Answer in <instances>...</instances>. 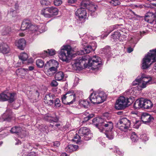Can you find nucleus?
Returning a JSON list of instances; mask_svg holds the SVG:
<instances>
[{
  "label": "nucleus",
  "instance_id": "13d9d810",
  "mask_svg": "<svg viewBox=\"0 0 156 156\" xmlns=\"http://www.w3.org/2000/svg\"><path fill=\"white\" fill-rule=\"evenodd\" d=\"M51 85L52 87H56L58 85V83L56 80H53L51 82Z\"/></svg>",
  "mask_w": 156,
  "mask_h": 156
},
{
  "label": "nucleus",
  "instance_id": "f8f14e48",
  "mask_svg": "<svg viewBox=\"0 0 156 156\" xmlns=\"http://www.w3.org/2000/svg\"><path fill=\"white\" fill-rule=\"evenodd\" d=\"M76 16L78 17L80 20L84 19L86 18L87 12L86 10L82 8L77 9L75 12Z\"/></svg>",
  "mask_w": 156,
  "mask_h": 156
},
{
  "label": "nucleus",
  "instance_id": "9b49d317",
  "mask_svg": "<svg viewBox=\"0 0 156 156\" xmlns=\"http://www.w3.org/2000/svg\"><path fill=\"white\" fill-rule=\"evenodd\" d=\"M113 124L111 121H107L104 120L100 130L101 132L105 129L108 131L111 132L113 129Z\"/></svg>",
  "mask_w": 156,
  "mask_h": 156
},
{
  "label": "nucleus",
  "instance_id": "2f4dec72",
  "mask_svg": "<svg viewBox=\"0 0 156 156\" xmlns=\"http://www.w3.org/2000/svg\"><path fill=\"white\" fill-rule=\"evenodd\" d=\"M79 104L82 107L87 108L89 105V102L87 100H81L79 101Z\"/></svg>",
  "mask_w": 156,
  "mask_h": 156
},
{
  "label": "nucleus",
  "instance_id": "7c9ffc66",
  "mask_svg": "<svg viewBox=\"0 0 156 156\" xmlns=\"http://www.w3.org/2000/svg\"><path fill=\"white\" fill-rule=\"evenodd\" d=\"M41 14L46 18H50L49 7L43 9L41 11Z\"/></svg>",
  "mask_w": 156,
  "mask_h": 156
},
{
  "label": "nucleus",
  "instance_id": "f3484780",
  "mask_svg": "<svg viewBox=\"0 0 156 156\" xmlns=\"http://www.w3.org/2000/svg\"><path fill=\"white\" fill-rule=\"evenodd\" d=\"M155 19V14L151 12H147L144 17L145 20L150 23H152Z\"/></svg>",
  "mask_w": 156,
  "mask_h": 156
},
{
  "label": "nucleus",
  "instance_id": "8fccbe9b",
  "mask_svg": "<svg viewBox=\"0 0 156 156\" xmlns=\"http://www.w3.org/2000/svg\"><path fill=\"white\" fill-rule=\"evenodd\" d=\"M28 69H24L21 68L18 69L17 71H18L19 72L22 73L26 74L27 73Z\"/></svg>",
  "mask_w": 156,
  "mask_h": 156
},
{
  "label": "nucleus",
  "instance_id": "37998d69",
  "mask_svg": "<svg viewBox=\"0 0 156 156\" xmlns=\"http://www.w3.org/2000/svg\"><path fill=\"white\" fill-rule=\"evenodd\" d=\"M80 136L79 134H76L73 137V139L72 140L77 143L79 142L80 140Z\"/></svg>",
  "mask_w": 156,
  "mask_h": 156
},
{
  "label": "nucleus",
  "instance_id": "a19ab883",
  "mask_svg": "<svg viewBox=\"0 0 156 156\" xmlns=\"http://www.w3.org/2000/svg\"><path fill=\"white\" fill-rule=\"evenodd\" d=\"M130 138L133 142H135L136 141L138 140V137L135 132H133L131 134Z\"/></svg>",
  "mask_w": 156,
  "mask_h": 156
},
{
  "label": "nucleus",
  "instance_id": "a18cd8bd",
  "mask_svg": "<svg viewBox=\"0 0 156 156\" xmlns=\"http://www.w3.org/2000/svg\"><path fill=\"white\" fill-rule=\"evenodd\" d=\"M51 67L58 68V62L55 60H51Z\"/></svg>",
  "mask_w": 156,
  "mask_h": 156
},
{
  "label": "nucleus",
  "instance_id": "4468645a",
  "mask_svg": "<svg viewBox=\"0 0 156 156\" xmlns=\"http://www.w3.org/2000/svg\"><path fill=\"white\" fill-rule=\"evenodd\" d=\"M141 119L144 123L147 124L151 121H152L154 119V118L150 114L146 113H144L141 116Z\"/></svg>",
  "mask_w": 156,
  "mask_h": 156
},
{
  "label": "nucleus",
  "instance_id": "cd10ccee",
  "mask_svg": "<svg viewBox=\"0 0 156 156\" xmlns=\"http://www.w3.org/2000/svg\"><path fill=\"white\" fill-rule=\"evenodd\" d=\"M45 119L49 121L51 123L53 122L57 123L58 121V118L56 116H52L49 115H47L45 117Z\"/></svg>",
  "mask_w": 156,
  "mask_h": 156
},
{
  "label": "nucleus",
  "instance_id": "864d4df0",
  "mask_svg": "<svg viewBox=\"0 0 156 156\" xmlns=\"http://www.w3.org/2000/svg\"><path fill=\"white\" fill-rule=\"evenodd\" d=\"M148 84H149L148 83H146V82H141L140 81V84H139L140 85V87L142 88H145L146 87L147 85H148Z\"/></svg>",
  "mask_w": 156,
  "mask_h": 156
},
{
  "label": "nucleus",
  "instance_id": "79ce46f5",
  "mask_svg": "<svg viewBox=\"0 0 156 156\" xmlns=\"http://www.w3.org/2000/svg\"><path fill=\"white\" fill-rule=\"evenodd\" d=\"M105 135L107 138L109 140H112L114 136L112 134V131L111 132L108 131V133H105Z\"/></svg>",
  "mask_w": 156,
  "mask_h": 156
},
{
  "label": "nucleus",
  "instance_id": "338daca9",
  "mask_svg": "<svg viewBox=\"0 0 156 156\" xmlns=\"http://www.w3.org/2000/svg\"><path fill=\"white\" fill-rule=\"evenodd\" d=\"M133 50V49L131 47H129L128 48L127 51L128 53H130L132 52Z\"/></svg>",
  "mask_w": 156,
  "mask_h": 156
},
{
  "label": "nucleus",
  "instance_id": "c85d7f7f",
  "mask_svg": "<svg viewBox=\"0 0 156 156\" xmlns=\"http://www.w3.org/2000/svg\"><path fill=\"white\" fill-rule=\"evenodd\" d=\"M11 28L9 26L2 27L1 32L2 34L5 35L9 34L11 32Z\"/></svg>",
  "mask_w": 156,
  "mask_h": 156
},
{
  "label": "nucleus",
  "instance_id": "aec40b11",
  "mask_svg": "<svg viewBox=\"0 0 156 156\" xmlns=\"http://www.w3.org/2000/svg\"><path fill=\"white\" fill-rule=\"evenodd\" d=\"M30 93L31 94L30 95L29 94V98L31 99V101L33 102L37 101V99H38V96L39 95V93L38 92V90H36L33 92V93Z\"/></svg>",
  "mask_w": 156,
  "mask_h": 156
},
{
  "label": "nucleus",
  "instance_id": "1a4fd4ad",
  "mask_svg": "<svg viewBox=\"0 0 156 156\" xmlns=\"http://www.w3.org/2000/svg\"><path fill=\"white\" fill-rule=\"evenodd\" d=\"M78 133L86 140H88L92 137V134L90 133V129L87 127L81 128L78 130Z\"/></svg>",
  "mask_w": 156,
  "mask_h": 156
},
{
  "label": "nucleus",
  "instance_id": "473e14b6",
  "mask_svg": "<svg viewBox=\"0 0 156 156\" xmlns=\"http://www.w3.org/2000/svg\"><path fill=\"white\" fill-rule=\"evenodd\" d=\"M91 2L89 1H83L81 3V7L80 8H84L85 9V8H87L88 9L90 7Z\"/></svg>",
  "mask_w": 156,
  "mask_h": 156
},
{
  "label": "nucleus",
  "instance_id": "39448f33",
  "mask_svg": "<svg viewBox=\"0 0 156 156\" xmlns=\"http://www.w3.org/2000/svg\"><path fill=\"white\" fill-rule=\"evenodd\" d=\"M155 52L153 51V50H150L147 55H146L143 58L142 67L143 69H146L151 65L152 63L155 61H156V57L154 53Z\"/></svg>",
  "mask_w": 156,
  "mask_h": 156
},
{
  "label": "nucleus",
  "instance_id": "e2e57ef3",
  "mask_svg": "<svg viewBox=\"0 0 156 156\" xmlns=\"http://www.w3.org/2000/svg\"><path fill=\"white\" fill-rule=\"evenodd\" d=\"M53 145L55 147H58L60 145V143L58 141H56L54 143Z\"/></svg>",
  "mask_w": 156,
  "mask_h": 156
},
{
  "label": "nucleus",
  "instance_id": "774afa93",
  "mask_svg": "<svg viewBox=\"0 0 156 156\" xmlns=\"http://www.w3.org/2000/svg\"><path fill=\"white\" fill-rule=\"evenodd\" d=\"M94 116V115L93 114H90L89 115L87 116L88 118H89V120L91 119V118H93Z\"/></svg>",
  "mask_w": 156,
  "mask_h": 156
},
{
  "label": "nucleus",
  "instance_id": "423d86ee",
  "mask_svg": "<svg viewBox=\"0 0 156 156\" xmlns=\"http://www.w3.org/2000/svg\"><path fill=\"white\" fill-rule=\"evenodd\" d=\"M72 48L70 45H66L62 47L58 53L60 59L64 62H68L69 58L71 56Z\"/></svg>",
  "mask_w": 156,
  "mask_h": 156
},
{
  "label": "nucleus",
  "instance_id": "ea45409f",
  "mask_svg": "<svg viewBox=\"0 0 156 156\" xmlns=\"http://www.w3.org/2000/svg\"><path fill=\"white\" fill-rule=\"evenodd\" d=\"M28 147L27 148H25L26 150H23V151H26V152L24 153V154H25V155H27V156H35L36 154L34 152H28L27 149H28Z\"/></svg>",
  "mask_w": 156,
  "mask_h": 156
},
{
  "label": "nucleus",
  "instance_id": "c9c22d12",
  "mask_svg": "<svg viewBox=\"0 0 156 156\" xmlns=\"http://www.w3.org/2000/svg\"><path fill=\"white\" fill-rule=\"evenodd\" d=\"M120 34L119 32L115 31L112 35L111 37V39L115 41V39H118L119 37Z\"/></svg>",
  "mask_w": 156,
  "mask_h": 156
},
{
  "label": "nucleus",
  "instance_id": "69168bd1",
  "mask_svg": "<svg viewBox=\"0 0 156 156\" xmlns=\"http://www.w3.org/2000/svg\"><path fill=\"white\" fill-rule=\"evenodd\" d=\"M76 0H68V3L70 4H73L76 3Z\"/></svg>",
  "mask_w": 156,
  "mask_h": 156
},
{
  "label": "nucleus",
  "instance_id": "dca6fc26",
  "mask_svg": "<svg viewBox=\"0 0 156 156\" xmlns=\"http://www.w3.org/2000/svg\"><path fill=\"white\" fill-rule=\"evenodd\" d=\"M12 113L11 110L7 109L5 112L3 114L2 117L3 121L10 122L12 119Z\"/></svg>",
  "mask_w": 156,
  "mask_h": 156
},
{
  "label": "nucleus",
  "instance_id": "f257e3e1",
  "mask_svg": "<svg viewBox=\"0 0 156 156\" xmlns=\"http://www.w3.org/2000/svg\"><path fill=\"white\" fill-rule=\"evenodd\" d=\"M101 59L98 56H94L89 57V55H86L83 57H80L76 59L73 65L76 70H81L83 68V66L87 68L92 67L93 69H98L102 66Z\"/></svg>",
  "mask_w": 156,
  "mask_h": 156
},
{
  "label": "nucleus",
  "instance_id": "393cba45",
  "mask_svg": "<svg viewBox=\"0 0 156 156\" xmlns=\"http://www.w3.org/2000/svg\"><path fill=\"white\" fill-rule=\"evenodd\" d=\"M48 7L50 18L58 14V10L57 8L54 6Z\"/></svg>",
  "mask_w": 156,
  "mask_h": 156
},
{
  "label": "nucleus",
  "instance_id": "0e129e2a",
  "mask_svg": "<svg viewBox=\"0 0 156 156\" xmlns=\"http://www.w3.org/2000/svg\"><path fill=\"white\" fill-rule=\"evenodd\" d=\"M119 25H115L112 26H111V28L114 29V30L118 28L119 27Z\"/></svg>",
  "mask_w": 156,
  "mask_h": 156
},
{
  "label": "nucleus",
  "instance_id": "bb28decb",
  "mask_svg": "<svg viewBox=\"0 0 156 156\" xmlns=\"http://www.w3.org/2000/svg\"><path fill=\"white\" fill-rule=\"evenodd\" d=\"M10 131L12 133H15L18 135H20L22 132H23V131L22 129V128L20 127L15 126L11 128Z\"/></svg>",
  "mask_w": 156,
  "mask_h": 156
},
{
  "label": "nucleus",
  "instance_id": "a211bd4d",
  "mask_svg": "<svg viewBox=\"0 0 156 156\" xmlns=\"http://www.w3.org/2000/svg\"><path fill=\"white\" fill-rule=\"evenodd\" d=\"M30 27H34L33 25L31 24L30 22L28 20H25L23 22L20 29L21 30H24L27 29H29Z\"/></svg>",
  "mask_w": 156,
  "mask_h": 156
},
{
  "label": "nucleus",
  "instance_id": "6e6d98bb",
  "mask_svg": "<svg viewBox=\"0 0 156 156\" xmlns=\"http://www.w3.org/2000/svg\"><path fill=\"white\" fill-rule=\"evenodd\" d=\"M114 30V29L111 28V26H110L107 31L106 34V35H105L104 36L106 37L111 32H112Z\"/></svg>",
  "mask_w": 156,
  "mask_h": 156
},
{
  "label": "nucleus",
  "instance_id": "4be33fe9",
  "mask_svg": "<svg viewBox=\"0 0 156 156\" xmlns=\"http://www.w3.org/2000/svg\"><path fill=\"white\" fill-rule=\"evenodd\" d=\"M140 81L144 82L147 83L149 84L152 83L151 81L152 80V78L150 76H148L144 74H142L141 77L140 78Z\"/></svg>",
  "mask_w": 156,
  "mask_h": 156
},
{
  "label": "nucleus",
  "instance_id": "7ed1b4c3",
  "mask_svg": "<svg viewBox=\"0 0 156 156\" xmlns=\"http://www.w3.org/2000/svg\"><path fill=\"white\" fill-rule=\"evenodd\" d=\"M107 97L106 94L104 91H100L92 93L89 99L91 103L98 104L105 101Z\"/></svg>",
  "mask_w": 156,
  "mask_h": 156
},
{
  "label": "nucleus",
  "instance_id": "20e7f679",
  "mask_svg": "<svg viewBox=\"0 0 156 156\" xmlns=\"http://www.w3.org/2000/svg\"><path fill=\"white\" fill-rule=\"evenodd\" d=\"M153 104L150 100L140 98L137 100L135 102L133 106L136 109L142 108L150 109L152 107Z\"/></svg>",
  "mask_w": 156,
  "mask_h": 156
},
{
  "label": "nucleus",
  "instance_id": "603ef678",
  "mask_svg": "<svg viewBox=\"0 0 156 156\" xmlns=\"http://www.w3.org/2000/svg\"><path fill=\"white\" fill-rule=\"evenodd\" d=\"M116 153L119 155H123V153L120 151V149L117 147H115Z\"/></svg>",
  "mask_w": 156,
  "mask_h": 156
},
{
  "label": "nucleus",
  "instance_id": "5fc2aeb1",
  "mask_svg": "<svg viewBox=\"0 0 156 156\" xmlns=\"http://www.w3.org/2000/svg\"><path fill=\"white\" fill-rule=\"evenodd\" d=\"M141 122L139 121H136L135 124L134 125V127L138 129L140 125Z\"/></svg>",
  "mask_w": 156,
  "mask_h": 156
},
{
  "label": "nucleus",
  "instance_id": "72a5a7b5",
  "mask_svg": "<svg viewBox=\"0 0 156 156\" xmlns=\"http://www.w3.org/2000/svg\"><path fill=\"white\" fill-rule=\"evenodd\" d=\"M58 68H55V67H51L48 70H47V73L51 76L53 73H56L57 71Z\"/></svg>",
  "mask_w": 156,
  "mask_h": 156
},
{
  "label": "nucleus",
  "instance_id": "6e6552de",
  "mask_svg": "<svg viewBox=\"0 0 156 156\" xmlns=\"http://www.w3.org/2000/svg\"><path fill=\"white\" fill-rule=\"evenodd\" d=\"M16 95V93H10L4 91L0 94V101H8L10 103L12 102L15 100V97Z\"/></svg>",
  "mask_w": 156,
  "mask_h": 156
},
{
  "label": "nucleus",
  "instance_id": "4d7b16f0",
  "mask_svg": "<svg viewBox=\"0 0 156 156\" xmlns=\"http://www.w3.org/2000/svg\"><path fill=\"white\" fill-rule=\"evenodd\" d=\"M140 78L136 79L135 80V81H133V86H135L139 84H140Z\"/></svg>",
  "mask_w": 156,
  "mask_h": 156
},
{
  "label": "nucleus",
  "instance_id": "f03ea898",
  "mask_svg": "<svg viewBox=\"0 0 156 156\" xmlns=\"http://www.w3.org/2000/svg\"><path fill=\"white\" fill-rule=\"evenodd\" d=\"M134 101V98L130 96L129 98H126L121 96L118 99L115 105L116 109L122 110L131 105Z\"/></svg>",
  "mask_w": 156,
  "mask_h": 156
},
{
  "label": "nucleus",
  "instance_id": "ddd939ff",
  "mask_svg": "<svg viewBox=\"0 0 156 156\" xmlns=\"http://www.w3.org/2000/svg\"><path fill=\"white\" fill-rule=\"evenodd\" d=\"M55 96L53 94H46L44 98V101L48 105H51L54 103L53 100L55 99Z\"/></svg>",
  "mask_w": 156,
  "mask_h": 156
},
{
  "label": "nucleus",
  "instance_id": "2eb2a0df",
  "mask_svg": "<svg viewBox=\"0 0 156 156\" xmlns=\"http://www.w3.org/2000/svg\"><path fill=\"white\" fill-rule=\"evenodd\" d=\"M104 120V119L100 117H96L93 119L92 123L100 130Z\"/></svg>",
  "mask_w": 156,
  "mask_h": 156
},
{
  "label": "nucleus",
  "instance_id": "c756f323",
  "mask_svg": "<svg viewBox=\"0 0 156 156\" xmlns=\"http://www.w3.org/2000/svg\"><path fill=\"white\" fill-rule=\"evenodd\" d=\"M64 75L63 72L61 71L57 72L55 73V78L56 80L60 81L64 78Z\"/></svg>",
  "mask_w": 156,
  "mask_h": 156
},
{
  "label": "nucleus",
  "instance_id": "de8ad7c7",
  "mask_svg": "<svg viewBox=\"0 0 156 156\" xmlns=\"http://www.w3.org/2000/svg\"><path fill=\"white\" fill-rule=\"evenodd\" d=\"M51 60H50L49 61L47 62L44 65L45 69H47V70H48L51 67Z\"/></svg>",
  "mask_w": 156,
  "mask_h": 156
},
{
  "label": "nucleus",
  "instance_id": "c03bdc74",
  "mask_svg": "<svg viewBox=\"0 0 156 156\" xmlns=\"http://www.w3.org/2000/svg\"><path fill=\"white\" fill-rule=\"evenodd\" d=\"M110 3V4L114 6H116L120 4V2L119 0H112L111 1Z\"/></svg>",
  "mask_w": 156,
  "mask_h": 156
},
{
  "label": "nucleus",
  "instance_id": "09e8293b",
  "mask_svg": "<svg viewBox=\"0 0 156 156\" xmlns=\"http://www.w3.org/2000/svg\"><path fill=\"white\" fill-rule=\"evenodd\" d=\"M40 3L42 5L45 6H48L50 5L51 4V2L49 1L46 0H41Z\"/></svg>",
  "mask_w": 156,
  "mask_h": 156
},
{
  "label": "nucleus",
  "instance_id": "bf43d9fd",
  "mask_svg": "<svg viewBox=\"0 0 156 156\" xmlns=\"http://www.w3.org/2000/svg\"><path fill=\"white\" fill-rule=\"evenodd\" d=\"M110 50V48L109 46H107L102 49V51L105 53H107L109 52Z\"/></svg>",
  "mask_w": 156,
  "mask_h": 156
},
{
  "label": "nucleus",
  "instance_id": "052dcab7",
  "mask_svg": "<svg viewBox=\"0 0 156 156\" xmlns=\"http://www.w3.org/2000/svg\"><path fill=\"white\" fill-rule=\"evenodd\" d=\"M34 26L35 27H34L32 28V27H30L29 29H30V30L32 31L35 32L37 30L38 27L37 26Z\"/></svg>",
  "mask_w": 156,
  "mask_h": 156
},
{
  "label": "nucleus",
  "instance_id": "a878e982",
  "mask_svg": "<svg viewBox=\"0 0 156 156\" xmlns=\"http://www.w3.org/2000/svg\"><path fill=\"white\" fill-rule=\"evenodd\" d=\"M74 92L73 90H69L65 94L62 95L61 99L62 102H65V99L67 97L70 96L73 97V95H75Z\"/></svg>",
  "mask_w": 156,
  "mask_h": 156
},
{
  "label": "nucleus",
  "instance_id": "680f3d73",
  "mask_svg": "<svg viewBox=\"0 0 156 156\" xmlns=\"http://www.w3.org/2000/svg\"><path fill=\"white\" fill-rule=\"evenodd\" d=\"M21 144V141L17 139H16L15 140V145L20 144Z\"/></svg>",
  "mask_w": 156,
  "mask_h": 156
},
{
  "label": "nucleus",
  "instance_id": "6ab92c4d",
  "mask_svg": "<svg viewBox=\"0 0 156 156\" xmlns=\"http://www.w3.org/2000/svg\"><path fill=\"white\" fill-rule=\"evenodd\" d=\"M16 44L18 48L21 50H23L26 46V41L23 38L18 40L16 43Z\"/></svg>",
  "mask_w": 156,
  "mask_h": 156
},
{
  "label": "nucleus",
  "instance_id": "58836bf2",
  "mask_svg": "<svg viewBox=\"0 0 156 156\" xmlns=\"http://www.w3.org/2000/svg\"><path fill=\"white\" fill-rule=\"evenodd\" d=\"M97 7L98 6L97 5H94L92 2H91L88 10L91 12H94L96 10Z\"/></svg>",
  "mask_w": 156,
  "mask_h": 156
},
{
  "label": "nucleus",
  "instance_id": "9d476101",
  "mask_svg": "<svg viewBox=\"0 0 156 156\" xmlns=\"http://www.w3.org/2000/svg\"><path fill=\"white\" fill-rule=\"evenodd\" d=\"M91 45H88L84 49L77 51L76 54L78 55H83V54L89 53L92 51H94L97 47V45L95 43H93Z\"/></svg>",
  "mask_w": 156,
  "mask_h": 156
},
{
  "label": "nucleus",
  "instance_id": "49530a36",
  "mask_svg": "<svg viewBox=\"0 0 156 156\" xmlns=\"http://www.w3.org/2000/svg\"><path fill=\"white\" fill-rule=\"evenodd\" d=\"M55 104V106L56 108H58L61 106L60 101L58 98H56L54 101V103Z\"/></svg>",
  "mask_w": 156,
  "mask_h": 156
},
{
  "label": "nucleus",
  "instance_id": "4c0bfd02",
  "mask_svg": "<svg viewBox=\"0 0 156 156\" xmlns=\"http://www.w3.org/2000/svg\"><path fill=\"white\" fill-rule=\"evenodd\" d=\"M19 58L22 61H26L28 58V55L26 53H23L20 54Z\"/></svg>",
  "mask_w": 156,
  "mask_h": 156
},
{
  "label": "nucleus",
  "instance_id": "f704fd0d",
  "mask_svg": "<svg viewBox=\"0 0 156 156\" xmlns=\"http://www.w3.org/2000/svg\"><path fill=\"white\" fill-rule=\"evenodd\" d=\"M44 54L46 56H52L55 54V50L52 49H48V51H44Z\"/></svg>",
  "mask_w": 156,
  "mask_h": 156
},
{
  "label": "nucleus",
  "instance_id": "e433bc0d",
  "mask_svg": "<svg viewBox=\"0 0 156 156\" xmlns=\"http://www.w3.org/2000/svg\"><path fill=\"white\" fill-rule=\"evenodd\" d=\"M36 64L38 67L42 68L44 66V62L42 60L38 59L36 60Z\"/></svg>",
  "mask_w": 156,
  "mask_h": 156
},
{
  "label": "nucleus",
  "instance_id": "b1692460",
  "mask_svg": "<svg viewBox=\"0 0 156 156\" xmlns=\"http://www.w3.org/2000/svg\"><path fill=\"white\" fill-rule=\"evenodd\" d=\"M78 147V146L77 145L69 144L65 148V150L67 152H72L76 151Z\"/></svg>",
  "mask_w": 156,
  "mask_h": 156
},
{
  "label": "nucleus",
  "instance_id": "5701e85b",
  "mask_svg": "<svg viewBox=\"0 0 156 156\" xmlns=\"http://www.w3.org/2000/svg\"><path fill=\"white\" fill-rule=\"evenodd\" d=\"M72 96L73 97L70 96L67 97L65 99V102H62L63 103L66 105H70L73 104L76 101V96L75 94Z\"/></svg>",
  "mask_w": 156,
  "mask_h": 156
},
{
  "label": "nucleus",
  "instance_id": "0eeeda50",
  "mask_svg": "<svg viewBox=\"0 0 156 156\" xmlns=\"http://www.w3.org/2000/svg\"><path fill=\"white\" fill-rule=\"evenodd\" d=\"M131 121L126 117H123L119 119L116 125V127L121 131H126L130 127Z\"/></svg>",
  "mask_w": 156,
  "mask_h": 156
},
{
  "label": "nucleus",
  "instance_id": "3c124183",
  "mask_svg": "<svg viewBox=\"0 0 156 156\" xmlns=\"http://www.w3.org/2000/svg\"><path fill=\"white\" fill-rule=\"evenodd\" d=\"M54 3L55 5L58 6L62 3V0H54Z\"/></svg>",
  "mask_w": 156,
  "mask_h": 156
},
{
  "label": "nucleus",
  "instance_id": "412c9836",
  "mask_svg": "<svg viewBox=\"0 0 156 156\" xmlns=\"http://www.w3.org/2000/svg\"><path fill=\"white\" fill-rule=\"evenodd\" d=\"M0 50L3 54H6L9 51V48L6 43H2L0 44Z\"/></svg>",
  "mask_w": 156,
  "mask_h": 156
}]
</instances>
